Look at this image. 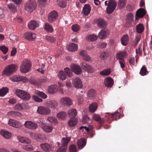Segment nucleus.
I'll return each instance as SVG.
<instances>
[{
  "label": "nucleus",
  "mask_w": 152,
  "mask_h": 152,
  "mask_svg": "<svg viewBox=\"0 0 152 152\" xmlns=\"http://www.w3.org/2000/svg\"><path fill=\"white\" fill-rule=\"evenodd\" d=\"M91 10L90 5L88 4H86L83 8L82 13L85 16H87L90 13Z\"/></svg>",
  "instance_id": "nucleus-12"
},
{
  "label": "nucleus",
  "mask_w": 152,
  "mask_h": 152,
  "mask_svg": "<svg viewBox=\"0 0 152 152\" xmlns=\"http://www.w3.org/2000/svg\"><path fill=\"white\" fill-rule=\"evenodd\" d=\"M95 22L97 24V26L100 28H103L104 26V21L102 18H99L95 20Z\"/></svg>",
  "instance_id": "nucleus-23"
},
{
  "label": "nucleus",
  "mask_w": 152,
  "mask_h": 152,
  "mask_svg": "<svg viewBox=\"0 0 152 152\" xmlns=\"http://www.w3.org/2000/svg\"><path fill=\"white\" fill-rule=\"evenodd\" d=\"M68 114L69 116L71 117V118H75L77 115V112L75 109H71L68 110Z\"/></svg>",
  "instance_id": "nucleus-40"
},
{
  "label": "nucleus",
  "mask_w": 152,
  "mask_h": 152,
  "mask_svg": "<svg viewBox=\"0 0 152 152\" xmlns=\"http://www.w3.org/2000/svg\"><path fill=\"white\" fill-rule=\"evenodd\" d=\"M20 113L17 111H11L8 113V115L12 116L13 117H15L19 115Z\"/></svg>",
  "instance_id": "nucleus-49"
},
{
  "label": "nucleus",
  "mask_w": 152,
  "mask_h": 152,
  "mask_svg": "<svg viewBox=\"0 0 152 152\" xmlns=\"http://www.w3.org/2000/svg\"><path fill=\"white\" fill-rule=\"evenodd\" d=\"M137 58L136 56L135 57H131L129 60V63L131 66L136 65L137 63Z\"/></svg>",
  "instance_id": "nucleus-30"
},
{
  "label": "nucleus",
  "mask_w": 152,
  "mask_h": 152,
  "mask_svg": "<svg viewBox=\"0 0 152 152\" xmlns=\"http://www.w3.org/2000/svg\"><path fill=\"white\" fill-rule=\"evenodd\" d=\"M58 77L62 80H64L66 79V76L64 72L61 71H60L58 74Z\"/></svg>",
  "instance_id": "nucleus-44"
},
{
  "label": "nucleus",
  "mask_w": 152,
  "mask_h": 152,
  "mask_svg": "<svg viewBox=\"0 0 152 152\" xmlns=\"http://www.w3.org/2000/svg\"><path fill=\"white\" fill-rule=\"evenodd\" d=\"M18 140L20 142L23 143L29 144L31 143V140L28 138L25 137H18Z\"/></svg>",
  "instance_id": "nucleus-35"
},
{
  "label": "nucleus",
  "mask_w": 152,
  "mask_h": 152,
  "mask_svg": "<svg viewBox=\"0 0 152 152\" xmlns=\"http://www.w3.org/2000/svg\"><path fill=\"white\" fill-rule=\"evenodd\" d=\"M18 67V65L15 64L7 66L3 71V74L10 76L17 71Z\"/></svg>",
  "instance_id": "nucleus-1"
},
{
  "label": "nucleus",
  "mask_w": 152,
  "mask_h": 152,
  "mask_svg": "<svg viewBox=\"0 0 152 152\" xmlns=\"http://www.w3.org/2000/svg\"><path fill=\"white\" fill-rule=\"evenodd\" d=\"M145 12L143 8H140L136 12L135 19H136L138 18H142L145 15Z\"/></svg>",
  "instance_id": "nucleus-13"
},
{
  "label": "nucleus",
  "mask_w": 152,
  "mask_h": 152,
  "mask_svg": "<svg viewBox=\"0 0 152 152\" xmlns=\"http://www.w3.org/2000/svg\"><path fill=\"white\" fill-rule=\"evenodd\" d=\"M133 15L132 13H129L127 16V22L130 23L133 20Z\"/></svg>",
  "instance_id": "nucleus-48"
},
{
  "label": "nucleus",
  "mask_w": 152,
  "mask_h": 152,
  "mask_svg": "<svg viewBox=\"0 0 152 152\" xmlns=\"http://www.w3.org/2000/svg\"><path fill=\"white\" fill-rule=\"evenodd\" d=\"M8 124L11 126L16 128H18L20 126V123L17 121L13 119H9Z\"/></svg>",
  "instance_id": "nucleus-25"
},
{
  "label": "nucleus",
  "mask_w": 152,
  "mask_h": 152,
  "mask_svg": "<svg viewBox=\"0 0 152 152\" xmlns=\"http://www.w3.org/2000/svg\"><path fill=\"white\" fill-rule=\"evenodd\" d=\"M77 99L79 104H81L83 102L84 96L83 95H79L77 96Z\"/></svg>",
  "instance_id": "nucleus-50"
},
{
  "label": "nucleus",
  "mask_w": 152,
  "mask_h": 152,
  "mask_svg": "<svg viewBox=\"0 0 152 152\" xmlns=\"http://www.w3.org/2000/svg\"><path fill=\"white\" fill-rule=\"evenodd\" d=\"M35 93L43 99H45L47 96V95L43 92L38 91H35Z\"/></svg>",
  "instance_id": "nucleus-47"
},
{
  "label": "nucleus",
  "mask_w": 152,
  "mask_h": 152,
  "mask_svg": "<svg viewBox=\"0 0 152 152\" xmlns=\"http://www.w3.org/2000/svg\"><path fill=\"white\" fill-rule=\"evenodd\" d=\"M72 71L75 74L79 75L81 73L82 70L79 66L75 64H73L71 66Z\"/></svg>",
  "instance_id": "nucleus-17"
},
{
  "label": "nucleus",
  "mask_w": 152,
  "mask_h": 152,
  "mask_svg": "<svg viewBox=\"0 0 152 152\" xmlns=\"http://www.w3.org/2000/svg\"><path fill=\"white\" fill-rule=\"evenodd\" d=\"M67 49L69 51H75L78 49V45L74 43H70L67 46Z\"/></svg>",
  "instance_id": "nucleus-19"
},
{
  "label": "nucleus",
  "mask_w": 152,
  "mask_h": 152,
  "mask_svg": "<svg viewBox=\"0 0 152 152\" xmlns=\"http://www.w3.org/2000/svg\"><path fill=\"white\" fill-rule=\"evenodd\" d=\"M64 71L67 76L69 77L72 76V73L71 70L68 68H65Z\"/></svg>",
  "instance_id": "nucleus-60"
},
{
  "label": "nucleus",
  "mask_w": 152,
  "mask_h": 152,
  "mask_svg": "<svg viewBox=\"0 0 152 152\" xmlns=\"http://www.w3.org/2000/svg\"><path fill=\"white\" fill-rule=\"evenodd\" d=\"M144 30V27L143 24L142 23L138 24L136 26L137 31L138 33H141L143 32Z\"/></svg>",
  "instance_id": "nucleus-41"
},
{
  "label": "nucleus",
  "mask_w": 152,
  "mask_h": 152,
  "mask_svg": "<svg viewBox=\"0 0 152 152\" xmlns=\"http://www.w3.org/2000/svg\"><path fill=\"white\" fill-rule=\"evenodd\" d=\"M24 125L27 128L32 130H35L38 126L37 124L30 121H26L24 124Z\"/></svg>",
  "instance_id": "nucleus-9"
},
{
  "label": "nucleus",
  "mask_w": 152,
  "mask_h": 152,
  "mask_svg": "<svg viewBox=\"0 0 152 152\" xmlns=\"http://www.w3.org/2000/svg\"><path fill=\"white\" fill-rule=\"evenodd\" d=\"M58 16V13L55 11L50 12L48 15V20L50 23H52L55 21L57 18Z\"/></svg>",
  "instance_id": "nucleus-8"
},
{
  "label": "nucleus",
  "mask_w": 152,
  "mask_h": 152,
  "mask_svg": "<svg viewBox=\"0 0 152 152\" xmlns=\"http://www.w3.org/2000/svg\"><path fill=\"white\" fill-rule=\"evenodd\" d=\"M44 29L46 31L50 33L53 32V29L52 26L47 22L45 23Z\"/></svg>",
  "instance_id": "nucleus-29"
},
{
  "label": "nucleus",
  "mask_w": 152,
  "mask_h": 152,
  "mask_svg": "<svg viewBox=\"0 0 152 152\" xmlns=\"http://www.w3.org/2000/svg\"><path fill=\"white\" fill-rule=\"evenodd\" d=\"M45 39L47 41L52 43L54 42L56 40V39L54 37L49 36L46 37Z\"/></svg>",
  "instance_id": "nucleus-53"
},
{
  "label": "nucleus",
  "mask_w": 152,
  "mask_h": 152,
  "mask_svg": "<svg viewBox=\"0 0 152 152\" xmlns=\"http://www.w3.org/2000/svg\"><path fill=\"white\" fill-rule=\"evenodd\" d=\"M36 7V4L35 2L31 0L27 1L25 5V9L27 11L32 12L34 10Z\"/></svg>",
  "instance_id": "nucleus-4"
},
{
  "label": "nucleus",
  "mask_w": 152,
  "mask_h": 152,
  "mask_svg": "<svg viewBox=\"0 0 152 152\" xmlns=\"http://www.w3.org/2000/svg\"><path fill=\"white\" fill-rule=\"evenodd\" d=\"M1 134L6 139H9L11 136V134L5 130H2L0 132Z\"/></svg>",
  "instance_id": "nucleus-27"
},
{
  "label": "nucleus",
  "mask_w": 152,
  "mask_h": 152,
  "mask_svg": "<svg viewBox=\"0 0 152 152\" xmlns=\"http://www.w3.org/2000/svg\"><path fill=\"white\" fill-rule=\"evenodd\" d=\"M58 5L62 8L65 7L66 5V2L65 0H57Z\"/></svg>",
  "instance_id": "nucleus-43"
},
{
  "label": "nucleus",
  "mask_w": 152,
  "mask_h": 152,
  "mask_svg": "<svg viewBox=\"0 0 152 152\" xmlns=\"http://www.w3.org/2000/svg\"><path fill=\"white\" fill-rule=\"evenodd\" d=\"M0 50L3 52L4 54H6L8 51V49L7 47L3 45L0 46Z\"/></svg>",
  "instance_id": "nucleus-52"
},
{
  "label": "nucleus",
  "mask_w": 152,
  "mask_h": 152,
  "mask_svg": "<svg viewBox=\"0 0 152 152\" xmlns=\"http://www.w3.org/2000/svg\"><path fill=\"white\" fill-rule=\"evenodd\" d=\"M37 138L36 139V140L38 141H40L42 140L44 137V136L41 134H37Z\"/></svg>",
  "instance_id": "nucleus-63"
},
{
  "label": "nucleus",
  "mask_w": 152,
  "mask_h": 152,
  "mask_svg": "<svg viewBox=\"0 0 152 152\" xmlns=\"http://www.w3.org/2000/svg\"><path fill=\"white\" fill-rule=\"evenodd\" d=\"M8 7L11 10L12 12L16 11H17V7L15 5L13 4H9L8 5Z\"/></svg>",
  "instance_id": "nucleus-54"
},
{
  "label": "nucleus",
  "mask_w": 152,
  "mask_h": 152,
  "mask_svg": "<svg viewBox=\"0 0 152 152\" xmlns=\"http://www.w3.org/2000/svg\"><path fill=\"white\" fill-rule=\"evenodd\" d=\"M42 129L44 131L47 133L51 132L53 129V126L51 124L45 125L42 126Z\"/></svg>",
  "instance_id": "nucleus-26"
},
{
  "label": "nucleus",
  "mask_w": 152,
  "mask_h": 152,
  "mask_svg": "<svg viewBox=\"0 0 152 152\" xmlns=\"http://www.w3.org/2000/svg\"><path fill=\"white\" fill-rule=\"evenodd\" d=\"M98 37L100 39H103L104 38V29H102L98 34Z\"/></svg>",
  "instance_id": "nucleus-58"
},
{
  "label": "nucleus",
  "mask_w": 152,
  "mask_h": 152,
  "mask_svg": "<svg viewBox=\"0 0 152 152\" xmlns=\"http://www.w3.org/2000/svg\"><path fill=\"white\" fill-rule=\"evenodd\" d=\"M58 87L56 85H52L50 86L48 88V92L51 94L55 93L58 90Z\"/></svg>",
  "instance_id": "nucleus-21"
},
{
  "label": "nucleus",
  "mask_w": 152,
  "mask_h": 152,
  "mask_svg": "<svg viewBox=\"0 0 152 152\" xmlns=\"http://www.w3.org/2000/svg\"><path fill=\"white\" fill-rule=\"evenodd\" d=\"M147 70L145 66H143L140 69V74L142 76H144L146 75Z\"/></svg>",
  "instance_id": "nucleus-51"
},
{
  "label": "nucleus",
  "mask_w": 152,
  "mask_h": 152,
  "mask_svg": "<svg viewBox=\"0 0 152 152\" xmlns=\"http://www.w3.org/2000/svg\"><path fill=\"white\" fill-rule=\"evenodd\" d=\"M69 150L70 152H77L76 146L74 144H72L69 146Z\"/></svg>",
  "instance_id": "nucleus-55"
},
{
  "label": "nucleus",
  "mask_w": 152,
  "mask_h": 152,
  "mask_svg": "<svg viewBox=\"0 0 152 152\" xmlns=\"http://www.w3.org/2000/svg\"><path fill=\"white\" fill-rule=\"evenodd\" d=\"M69 140L67 138H64L61 140L62 145L63 147H66L67 148V145L69 142Z\"/></svg>",
  "instance_id": "nucleus-45"
},
{
  "label": "nucleus",
  "mask_w": 152,
  "mask_h": 152,
  "mask_svg": "<svg viewBox=\"0 0 152 152\" xmlns=\"http://www.w3.org/2000/svg\"><path fill=\"white\" fill-rule=\"evenodd\" d=\"M61 101L64 105L66 106H69L72 104V100L68 97L63 98L61 99Z\"/></svg>",
  "instance_id": "nucleus-16"
},
{
  "label": "nucleus",
  "mask_w": 152,
  "mask_h": 152,
  "mask_svg": "<svg viewBox=\"0 0 152 152\" xmlns=\"http://www.w3.org/2000/svg\"><path fill=\"white\" fill-rule=\"evenodd\" d=\"M126 4V0H118V5L121 8H124Z\"/></svg>",
  "instance_id": "nucleus-46"
},
{
  "label": "nucleus",
  "mask_w": 152,
  "mask_h": 152,
  "mask_svg": "<svg viewBox=\"0 0 152 152\" xmlns=\"http://www.w3.org/2000/svg\"><path fill=\"white\" fill-rule=\"evenodd\" d=\"M80 28V26L78 24L73 25L72 26V29L74 32L78 31Z\"/></svg>",
  "instance_id": "nucleus-56"
},
{
  "label": "nucleus",
  "mask_w": 152,
  "mask_h": 152,
  "mask_svg": "<svg viewBox=\"0 0 152 152\" xmlns=\"http://www.w3.org/2000/svg\"><path fill=\"white\" fill-rule=\"evenodd\" d=\"M37 111L38 113L43 115H49L51 112V110L49 108L42 106L38 107Z\"/></svg>",
  "instance_id": "nucleus-6"
},
{
  "label": "nucleus",
  "mask_w": 152,
  "mask_h": 152,
  "mask_svg": "<svg viewBox=\"0 0 152 152\" xmlns=\"http://www.w3.org/2000/svg\"><path fill=\"white\" fill-rule=\"evenodd\" d=\"M90 121V118L87 115H86L83 117L82 121L83 124H85L88 123Z\"/></svg>",
  "instance_id": "nucleus-59"
},
{
  "label": "nucleus",
  "mask_w": 152,
  "mask_h": 152,
  "mask_svg": "<svg viewBox=\"0 0 152 152\" xmlns=\"http://www.w3.org/2000/svg\"><path fill=\"white\" fill-rule=\"evenodd\" d=\"M73 83L76 88H81L83 87L82 82L79 78L77 77L74 79Z\"/></svg>",
  "instance_id": "nucleus-11"
},
{
  "label": "nucleus",
  "mask_w": 152,
  "mask_h": 152,
  "mask_svg": "<svg viewBox=\"0 0 152 152\" xmlns=\"http://www.w3.org/2000/svg\"><path fill=\"white\" fill-rule=\"evenodd\" d=\"M68 123L70 126H74L77 123V119L76 118H71L69 121Z\"/></svg>",
  "instance_id": "nucleus-36"
},
{
  "label": "nucleus",
  "mask_w": 152,
  "mask_h": 152,
  "mask_svg": "<svg viewBox=\"0 0 152 152\" xmlns=\"http://www.w3.org/2000/svg\"><path fill=\"white\" fill-rule=\"evenodd\" d=\"M38 23L36 21L31 20L28 23V27L29 29L34 30L38 27Z\"/></svg>",
  "instance_id": "nucleus-22"
},
{
  "label": "nucleus",
  "mask_w": 152,
  "mask_h": 152,
  "mask_svg": "<svg viewBox=\"0 0 152 152\" xmlns=\"http://www.w3.org/2000/svg\"><path fill=\"white\" fill-rule=\"evenodd\" d=\"M58 102L55 100H51L48 101L46 105L50 108H54L57 107Z\"/></svg>",
  "instance_id": "nucleus-18"
},
{
  "label": "nucleus",
  "mask_w": 152,
  "mask_h": 152,
  "mask_svg": "<svg viewBox=\"0 0 152 152\" xmlns=\"http://www.w3.org/2000/svg\"><path fill=\"white\" fill-rule=\"evenodd\" d=\"M22 148L24 150L27 151H32L35 148L31 145H23Z\"/></svg>",
  "instance_id": "nucleus-42"
},
{
  "label": "nucleus",
  "mask_w": 152,
  "mask_h": 152,
  "mask_svg": "<svg viewBox=\"0 0 152 152\" xmlns=\"http://www.w3.org/2000/svg\"><path fill=\"white\" fill-rule=\"evenodd\" d=\"M127 55V52L126 51L119 52L117 54L116 58L117 59H119V60H124V57Z\"/></svg>",
  "instance_id": "nucleus-33"
},
{
  "label": "nucleus",
  "mask_w": 152,
  "mask_h": 152,
  "mask_svg": "<svg viewBox=\"0 0 152 152\" xmlns=\"http://www.w3.org/2000/svg\"><path fill=\"white\" fill-rule=\"evenodd\" d=\"M108 116L109 118H111L113 120H116L119 118L120 114L119 112H116L113 114H110Z\"/></svg>",
  "instance_id": "nucleus-34"
},
{
  "label": "nucleus",
  "mask_w": 152,
  "mask_h": 152,
  "mask_svg": "<svg viewBox=\"0 0 152 152\" xmlns=\"http://www.w3.org/2000/svg\"><path fill=\"white\" fill-rule=\"evenodd\" d=\"M117 5V2L115 0H110L109 1L106 11L107 13H112L115 10Z\"/></svg>",
  "instance_id": "nucleus-5"
},
{
  "label": "nucleus",
  "mask_w": 152,
  "mask_h": 152,
  "mask_svg": "<svg viewBox=\"0 0 152 152\" xmlns=\"http://www.w3.org/2000/svg\"><path fill=\"white\" fill-rule=\"evenodd\" d=\"M67 149L66 147L61 146L57 150V152H66Z\"/></svg>",
  "instance_id": "nucleus-64"
},
{
  "label": "nucleus",
  "mask_w": 152,
  "mask_h": 152,
  "mask_svg": "<svg viewBox=\"0 0 152 152\" xmlns=\"http://www.w3.org/2000/svg\"><path fill=\"white\" fill-rule=\"evenodd\" d=\"M40 147L44 151L46 152H49L52 149L51 145L47 143L41 144Z\"/></svg>",
  "instance_id": "nucleus-14"
},
{
  "label": "nucleus",
  "mask_w": 152,
  "mask_h": 152,
  "mask_svg": "<svg viewBox=\"0 0 152 152\" xmlns=\"http://www.w3.org/2000/svg\"><path fill=\"white\" fill-rule=\"evenodd\" d=\"M24 35L25 38L30 40H33L36 37L35 34L31 32H26Z\"/></svg>",
  "instance_id": "nucleus-15"
},
{
  "label": "nucleus",
  "mask_w": 152,
  "mask_h": 152,
  "mask_svg": "<svg viewBox=\"0 0 152 152\" xmlns=\"http://www.w3.org/2000/svg\"><path fill=\"white\" fill-rule=\"evenodd\" d=\"M113 84V80L111 77H108L105 78V86L111 87Z\"/></svg>",
  "instance_id": "nucleus-20"
},
{
  "label": "nucleus",
  "mask_w": 152,
  "mask_h": 152,
  "mask_svg": "<svg viewBox=\"0 0 152 152\" xmlns=\"http://www.w3.org/2000/svg\"><path fill=\"white\" fill-rule=\"evenodd\" d=\"M87 95L88 98L90 99L93 98L96 95V92L95 90L93 89L89 90L88 91Z\"/></svg>",
  "instance_id": "nucleus-39"
},
{
  "label": "nucleus",
  "mask_w": 152,
  "mask_h": 152,
  "mask_svg": "<svg viewBox=\"0 0 152 152\" xmlns=\"http://www.w3.org/2000/svg\"><path fill=\"white\" fill-rule=\"evenodd\" d=\"M31 66L29 61L26 59L24 60L20 67V72L23 73H26L28 72L31 69Z\"/></svg>",
  "instance_id": "nucleus-2"
},
{
  "label": "nucleus",
  "mask_w": 152,
  "mask_h": 152,
  "mask_svg": "<svg viewBox=\"0 0 152 152\" xmlns=\"http://www.w3.org/2000/svg\"><path fill=\"white\" fill-rule=\"evenodd\" d=\"M92 126H90L89 127H87L85 126H81L80 127L79 129L81 130H83L85 129V130L87 132H88L90 131H91L92 129Z\"/></svg>",
  "instance_id": "nucleus-61"
},
{
  "label": "nucleus",
  "mask_w": 152,
  "mask_h": 152,
  "mask_svg": "<svg viewBox=\"0 0 152 152\" xmlns=\"http://www.w3.org/2000/svg\"><path fill=\"white\" fill-rule=\"evenodd\" d=\"M67 116V113L64 112H60L58 113L57 115V118L62 120L65 119Z\"/></svg>",
  "instance_id": "nucleus-32"
},
{
  "label": "nucleus",
  "mask_w": 152,
  "mask_h": 152,
  "mask_svg": "<svg viewBox=\"0 0 152 152\" xmlns=\"http://www.w3.org/2000/svg\"><path fill=\"white\" fill-rule=\"evenodd\" d=\"M15 94L18 97L24 100H28L31 98V96L27 92L21 90L16 89Z\"/></svg>",
  "instance_id": "nucleus-3"
},
{
  "label": "nucleus",
  "mask_w": 152,
  "mask_h": 152,
  "mask_svg": "<svg viewBox=\"0 0 152 152\" xmlns=\"http://www.w3.org/2000/svg\"><path fill=\"white\" fill-rule=\"evenodd\" d=\"M97 107V104L95 102L93 103L89 106V111L90 112L93 113L96 110Z\"/></svg>",
  "instance_id": "nucleus-28"
},
{
  "label": "nucleus",
  "mask_w": 152,
  "mask_h": 152,
  "mask_svg": "<svg viewBox=\"0 0 152 152\" xmlns=\"http://www.w3.org/2000/svg\"><path fill=\"white\" fill-rule=\"evenodd\" d=\"M92 118L94 119L96 121L99 122L100 126L104 124V121L101 118L99 115L96 114H94L92 116Z\"/></svg>",
  "instance_id": "nucleus-24"
},
{
  "label": "nucleus",
  "mask_w": 152,
  "mask_h": 152,
  "mask_svg": "<svg viewBox=\"0 0 152 152\" xmlns=\"http://www.w3.org/2000/svg\"><path fill=\"white\" fill-rule=\"evenodd\" d=\"M86 141L84 139H81L77 142V145L79 149H82L86 145Z\"/></svg>",
  "instance_id": "nucleus-31"
},
{
  "label": "nucleus",
  "mask_w": 152,
  "mask_h": 152,
  "mask_svg": "<svg viewBox=\"0 0 152 152\" xmlns=\"http://www.w3.org/2000/svg\"><path fill=\"white\" fill-rule=\"evenodd\" d=\"M9 92V89L7 87H3L0 89V96L3 97Z\"/></svg>",
  "instance_id": "nucleus-37"
},
{
  "label": "nucleus",
  "mask_w": 152,
  "mask_h": 152,
  "mask_svg": "<svg viewBox=\"0 0 152 152\" xmlns=\"http://www.w3.org/2000/svg\"><path fill=\"white\" fill-rule=\"evenodd\" d=\"M129 37L127 35L125 34L123 36L121 39V43L124 46H126L128 43Z\"/></svg>",
  "instance_id": "nucleus-38"
},
{
  "label": "nucleus",
  "mask_w": 152,
  "mask_h": 152,
  "mask_svg": "<svg viewBox=\"0 0 152 152\" xmlns=\"http://www.w3.org/2000/svg\"><path fill=\"white\" fill-rule=\"evenodd\" d=\"M19 77L20 76H14L12 77L9 78V80L13 82L19 81Z\"/></svg>",
  "instance_id": "nucleus-62"
},
{
  "label": "nucleus",
  "mask_w": 152,
  "mask_h": 152,
  "mask_svg": "<svg viewBox=\"0 0 152 152\" xmlns=\"http://www.w3.org/2000/svg\"><path fill=\"white\" fill-rule=\"evenodd\" d=\"M14 109L15 110L18 111L28 109V106L27 104L23 103H18L14 107Z\"/></svg>",
  "instance_id": "nucleus-7"
},
{
  "label": "nucleus",
  "mask_w": 152,
  "mask_h": 152,
  "mask_svg": "<svg viewBox=\"0 0 152 152\" xmlns=\"http://www.w3.org/2000/svg\"><path fill=\"white\" fill-rule=\"evenodd\" d=\"M80 66L83 69L87 72L90 73H93L94 71L93 68L85 62L81 63L80 64Z\"/></svg>",
  "instance_id": "nucleus-10"
},
{
  "label": "nucleus",
  "mask_w": 152,
  "mask_h": 152,
  "mask_svg": "<svg viewBox=\"0 0 152 152\" xmlns=\"http://www.w3.org/2000/svg\"><path fill=\"white\" fill-rule=\"evenodd\" d=\"M48 120L52 123L56 124L58 123L56 118L53 117H49L48 118Z\"/></svg>",
  "instance_id": "nucleus-57"
}]
</instances>
